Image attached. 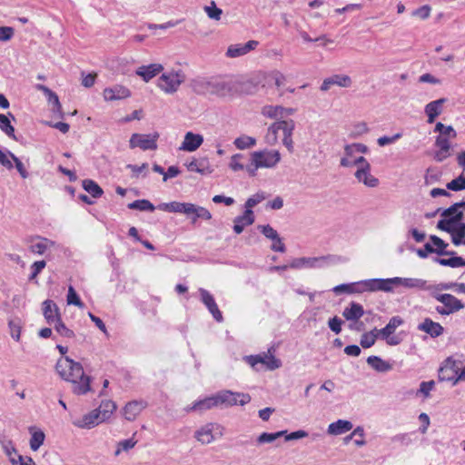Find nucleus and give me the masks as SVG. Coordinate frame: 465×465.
<instances>
[{
    "label": "nucleus",
    "mask_w": 465,
    "mask_h": 465,
    "mask_svg": "<svg viewBox=\"0 0 465 465\" xmlns=\"http://www.w3.org/2000/svg\"><path fill=\"white\" fill-rule=\"evenodd\" d=\"M55 369L62 379L73 384L74 394L84 395L91 391V378L84 374L83 366L79 362L68 356H64L57 361Z\"/></svg>",
    "instance_id": "obj_1"
},
{
    "label": "nucleus",
    "mask_w": 465,
    "mask_h": 465,
    "mask_svg": "<svg viewBox=\"0 0 465 465\" xmlns=\"http://www.w3.org/2000/svg\"><path fill=\"white\" fill-rule=\"evenodd\" d=\"M193 89L199 94H213L224 97L237 91V82L221 78H201L194 80Z\"/></svg>",
    "instance_id": "obj_2"
},
{
    "label": "nucleus",
    "mask_w": 465,
    "mask_h": 465,
    "mask_svg": "<svg viewBox=\"0 0 465 465\" xmlns=\"http://www.w3.org/2000/svg\"><path fill=\"white\" fill-rule=\"evenodd\" d=\"M157 208L167 213H183L192 219V223H195L197 219L206 221L212 219V213L206 208L191 203H162L157 206Z\"/></svg>",
    "instance_id": "obj_3"
},
{
    "label": "nucleus",
    "mask_w": 465,
    "mask_h": 465,
    "mask_svg": "<svg viewBox=\"0 0 465 465\" xmlns=\"http://www.w3.org/2000/svg\"><path fill=\"white\" fill-rule=\"evenodd\" d=\"M295 124L292 120H280L272 124L265 135V141L270 145H274L278 142V133H282V143L290 153L293 151L292 133Z\"/></svg>",
    "instance_id": "obj_4"
},
{
    "label": "nucleus",
    "mask_w": 465,
    "mask_h": 465,
    "mask_svg": "<svg viewBox=\"0 0 465 465\" xmlns=\"http://www.w3.org/2000/svg\"><path fill=\"white\" fill-rule=\"evenodd\" d=\"M281 153L277 150H261L251 153V162L246 165L250 176H255L260 168H274L281 161Z\"/></svg>",
    "instance_id": "obj_5"
},
{
    "label": "nucleus",
    "mask_w": 465,
    "mask_h": 465,
    "mask_svg": "<svg viewBox=\"0 0 465 465\" xmlns=\"http://www.w3.org/2000/svg\"><path fill=\"white\" fill-rule=\"evenodd\" d=\"M343 262L341 256L334 254H327L318 257H299L292 259L290 263V269H321L330 265L337 264Z\"/></svg>",
    "instance_id": "obj_6"
},
{
    "label": "nucleus",
    "mask_w": 465,
    "mask_h": 465,
    "mask_svg": "<svg viewBox=\"0 0 465 465\" xmlns=\"http://www.w3.org/2000/svg\"><path fill=\"white\" fill-rule=\"evenodd\" d=\"M438 376L440 381H450L452 385L465 381V361L447 358L440 366Z\"/></svg>",
    "instance_id": "obj_7"
},
{
    "label": "nucleus",
    "mask_w": 465,
    "mask_h": 465,
    "mask_svg": "<svg viewBox=\"0 0 465 465\" xmlns=\"http://www.w3.org/2000/svg\"><path fill=\"white\" fill-rule=\"evenodd\" d=\"M185 74L181 70H171L163 73L158 79V87L166 94L175 93L184 82Z\"/></svg>",
    "instance_id": "obj_8"
},
{
    "label": "nucleus",
    "mask_w": 465,
    "mask_h": 465,
    "mask_svg": "<svg viewBox=\"0 0 465 465\" xmlns=\"http://www.w3.org/2000/svg\"><path fill=\"white\" fill-rule=\"evenodd\" d=\"M433 299L441 303L435 307V311L441 316L456 313L465 307L460 299L450 293L437 295Z\"/></svg>",
    "instance_id": "obj_9"
},
{
    "label": "nucleus",
    "mask_w": 465,
    "mask_h": 465,
    "mask_svg": "<svg viewBox=\"0 0 465 465\" xmlns=\"http://www.w3.org/2000/svg\"><path fill=\"white\" fill-rule=\"evenodd\" d=\"M217 407H232L235 405L243 406L251 401V396L248 393L233 392L232 391H221L215 394Z\"/></svg>",
    "instance_id": "obj_10"
},
{
    "label": "nucleus",
    "mask_w": 465,
    "mask_h": 465,
    "mask_svg": "<svg viewBox=\"0 0 465 465\" xmlns=\"http://www.w3.org/2000/svg\"><path fill=\"white\" fill-rule=\"evenodd\" d=\"M273 348H270L267 352H262L257 355H250L245 357V361L252 368H255L258 363L265 366L267 370L273 371L282 366L281 360L273 356Z\"/></svg>",
    "instance_id": "obj_11"
},
{
    "label": "nucleus",
    "mask_w": 465,
    "mask_h": 465,
    "mask_svg": "<svg viewBox=\"0 0 465 465\" xmlns=\"http://www.w3.org/2000/svg\"><path fill=\"white\" fill-rule=\"evenodd\" d=\"M159 136V133L157 132L151 134H134L129 141L130 148L134 149L138 147L143 151L156 150Z\"/></svg>",
    "instance_id": "obj_12"
},
{
    "label": "nucleus",
    "mask_w": 465,
    "mask_h": 465,
    "mask_svg": "<svg viewBox=\"0 0 465 465\" xmlns=\"http://www.w3.org/2000/svg\"><path fill=\"white\" fill-rule=\"evenodd\" d=\"M199 293L202 302L206 306L209 312L213 315L215 321L222 322L223 321V317L215 302L213 296L203 288L199 289Z\"/></svg>",
    "instance_id": "obj_13"
},
{
    "label": "nucleus",
    "mask_w": 465,
    "mask_h": 465,
    "mask_svg": "<svg viewBox=\"0 0 465 465\" xmlns=\"http://www.w3.org/2000/svg\"><path fill=\"white\" fill-rule=\"evenodd\" d=\"M259 45L258 41L255 40H250L245 44H235L231 45L227 51H226V56L229 58H236L242 56L249 52L254 50Z\"/></svg>",
    "instance_id": "obj_14"
},
{
    "label": "nucleus",
    "mask_w": 465,
    "mask_h": 465,
    "mask_svg": "<svg viewBox=\"0 0 465 465\" xmlns=\"http://www.w3.org/2000/svg\"><path fill=\"white\" fill-rule=\"evenodd\" d=\"M203 136L202 134L187 132L179 150L184 152H194L203 144Z\"/></svg>",
    "instance_id": "obj_15"
},
{
    "label": "nucleus",
    "mask_w": 465,
    "mask_h": 465,
    "mask_svg": "<svg viewBox=\"0 0 465 465\" xmlns=\"http://www.w3.org/2000/svg\"><path fill=\"white\" fill-rule=\"evenodd\" d=\"M356 180L369 188H375L379 185V179L371 173V165L364 168H357L354 173Z\"/></svg>",
    "instance_id": "obj_16"
},
{
    "label": "nucleus",
    "mask_w": 465,
    "mask_h": 465,
    "mask_svg": "<svg viewBox=\"0 0 465 465\" xmlns=\"http://www.w3.org/2000/svg\"><path fill=\"white\" fill-rule=\"evenodd\" d=\"M104 421L103 418L99 415V411L94 410L81 418H76L74 424L80 428L90 429Z\"/></svg>",
    "instance_id": "obj_17"
},
{
    "label": "nucleus",
    "mask_w": 465,
    "mask_h": 465,
    "mask_svg": "<svg viewBox=\"0 0 465 465\" xmlns=\"http://www.w3.org/2000/svg\"><path fill=\"white\" fill-rule=\"evenodd\" d=\"M351 83V77L346 74H334L323 80L321 85V90L323 92L328 91L331 85L350 87Z\"/></svg>",
    "instance_id": "obj_18"
},
{
    "label": "nucleus",
    "mask_w": 465,
    "mask_h": 465,
    "mask_svg": "<svg viewBox=\"0 0 465 465\" xmlns=\"http://www.w3.org/2000/svg\"><path fill=\"white\" fill-rule=\"evenodd\" d=\"M43 313L47 323L54 325L61 319L58 306L51 300L43 302Z\"/></svg>",
    "instance_id": "obj_19"
},
{
    "label": "nucleus",
    "mask_w": 465,
    "mask_h": 465,
    "mask_svg": "<svg viewBox=\"0 0 465 465\" xmlns=\"http://www.w3.org/2000/svg\"><path fill=\"white\" fill-rule=\"evenodd\" d=\"M255 221V216L252 210H245L242 215H239L233 220V231L235 233L240 234L243 232L246 226L252 225Z\"/></svg>",
    "instance_id": "obj_20"
},
{
    "label": "nucleus",
    "mask_w": 465,
    "mask_h": 465,
    "mask_svg": "<svg viewBox=\"0 0 465 465\" xmlns=\"http://www.w3.org/2000/svg\"><path fill=\"white\" fill-rule=\"evenodd\" d=\"M103 94L104 100L114 101L129 97L131 95V92L128 88L117 84L112 87L105 88L104 90Z\"/></svg>",
    "instance_id": "obj_21"
},
{
    "label": "nucleus",
    "mask_w": 465,
    "mask_h": 465,
    "mask_svg": "<svg viewBox=\"0 0 465 465\" xmlns=\"http://www.w3.org/2000/svg\"><path fill=\"white\" fill-rule=\"evenodd\" d=\"M418 330L429 334L431 338H437L444 331V328L439 322H435L430 318H425L418 325Z\"/></svg>",
    "instance_id": "obj_22"
},
{
    "label": "nucleus",
    "mask_w": 465,
    "mask_h": 465,
    "mask_svg": "<svg viewBox=\"0 0 465 465\" xmlns=\"http://www.w3.org/2000/svg\"><path fill=\"white\" fill-rule=\"evenodd\" d=\"M463 206V203H456L452 204L450 207L445 209L441 213V216L443 217H449L451 221V223L455 225L462 224L461 223L464 215V211L461 210Z\"/></svg>",
    "instance_id": "obj_23"
},
{
    "label": "nucleus",
    "mask_w": 465,
    "mask_h": 465,
    "mask_svg": "<svg viewBox=\"0 0 465 465\" xmlns=\"http://www.w3.org/2000/svg\"><path fill=\"white\" fill-rule=\"evenodd\" d=\"M187 169L190 172H195L200 174H210L213 173V168L209 163L208 158L202 157L200 159H193L192 162L187 163Z\"/></svg>",
    "instance_id": "obj_24"
},
{
    "label": "nucleus",
    "mask_w": 465,
    "mask_h": 465,
    "mask_svg": "<svg viewBox=\"0 0 465 465\" xmlns=\"http://www.w3.org/2000/svg\"><path fill=\"white\" fill-rule=\"evenodd\" d=\"M446 98H440L426 104L425 114L428 116V123H434L435 119L442 113V105L446 103Z\"/></svg>",
    "instance_id": "obj_25"
},
{
    "label": "nucleus",
    "mask_w": 465,
    "mask_h": 465,
    "mask_svg": "<svg viewBox=\"0 0 465 465\" xmlns=\"http://www.w3.org/2000/svg\"><path fill=\"white\" fill-rule=\"evenodd\" d=\"M163 67L160 64H151L149 65H142L137 68L136 74L141 76L143 81L149 82L156 74L161 73Z\"/></svg>",
    "instance_id": "obj_26"
},
{
    "label": "nucleus",
    "mask_w": 465,
    "mask_h": 465,
    "mask_svg": "<svg viewBox=\"0 0 465 465\" xmlns=\"http://www.w3.org/2000/svg\"><path fill=\"white\" fill-rule=\"evenodd\" d=\"M145 407L146 402L143 401H130L124 408V415L126 420H134Z\"/></svg>",
    "instance_id": "obj_27"
},
{
    "label": "nucleus",
    "mask_w": 465,
    "mask_h": 465,
    "mask_svg": "<svg viewBox=\"0 0 465 465\" xmlns=\"http://www.w3.org/2000/svg\"><path fill=\"white\" fill-rule=\"evenodd\" d=\"M397 280L398 286H402L406 289L427 291L428 282L423 279L397 277Z\"/></svg>",
    "instance_id": "obj_28"
},
{
    "label": "nucleus",
    "mask_w": 465,
    "mask_h": 465,
    "mask_svg": "<svg viewBox=\"0 0 465 465\" xmlns=\"http://www.w3.org/2000/svg\"><path fill=\"white\" fill-rule=\"evenodd\" d=\"M364 314V310L362 305L357 302H351L348 307H346L342 312L343 317L347 321L356 322L361 319Z\"/></svg>",
    "instance_id": "obj_29"
},
{
    "label": "nucleus",
    "mask_w": 465,
    "mask_h": 465,
    "mask_svg": "<svg viewBox=\"0 0 465 465\" xmlns=\"http://www.w3.org/2000/svg\"><path fill=\"white\" fill-rule=\"evenodd\" d=\"M55 242L52 240L44 237H37L35 242H33L29 249L33 253L42 255L48 249L54 246Z\"/></svg>",
    "instance_id": "obj_30"
},
{
    "label": "nucleus",
    "mask_w": 465,
    "mask_h": 465,
    "mask_svg": "<svg viewBox=\"0 0 465 465\" xmlns=\"http://www.w3.org/2000/svg\"><path fill=\"white\" fill-rule=\"evenodd\" d=\"M353 428L352 423L346 420H338L328 427V433L331 435H340L350 431Z\"/></svg>",
    "instance_id": "obj_31"
},
{
    "label": "nucleus",
    "mask_w": 465,
    "mask_h": 465,
    "mask_svg": "<svg viewBox=\"0 0 465 465\" xmlns=\"http://www.w3.org/2000/svg\"><path fill=\"white\" fill-rule=\"evenodd\" d=\"M213 407H217V401L215 394L210 397H207L203 400H200L198 401H195L192 406L187 407V411H203L209 409H212Z\"/></svg>",
    "instance_id": "obj_32"
},
{
    "label": "nucleus",
    "mask_w": 465,
    "mask_h": 465,
    "mask_svg": "<svg viewBox=\"0 0 465 465\" xmlns=\"http://www.w3.org/2000/svg\"><path fill=\"white\" fill-rule=\"evenodd\" d=\"M36 88L44 93L46 96L49 104L53 105V111L54 113H61L62 105L60 104L57 94L49 89L47 86L43 84H37Z\"/></svg>",
    "instance_id": "obj_33"
},
{
    "label": "nucleus",
    "mask_w": 465,
    "mask_h": 465,
    "mask_svg": "<svg viewBox=\"0 0 465 465\" xmlns=\"http://www.w3.org/2000/svg\"><path fill=\"white\" fill-rule=\"evenodd\" d=\"M224 428L218 423H208L196 431L195 436H222Z\"/></svg>",
    "instance_id": "obj_34"
},
{
    "label": "nucleus",
    "mask_w": 465,
    "mask_h": 465,
    "mask_svg": "<svg viewBox=\"0 0 465 465\" xmlns=\"http://www.w3.org/2000/svg\"><path fill=\"white\" fill-rule=\"evenodd\" d=\"M262 114L271 119H280L284 117V110L282 105H264L262 108Z\"/></svg>",
    "instance_id": "obj_35"
},
{
    "label": "nucleus",
    "mask_w": 465,
    "mask_h": 465,
    "mask_svg": "<svg viewBox=\"0 0 465 465\" xmlns=\"http://www.w3.org/2000/svg\"><path fill=\"white\" fill-rule=\"evenodd\" d=\"M367 363L375 371L385 372L391 370V365L378 356H370Z\"/></svg>",
    "instance_id": "obj_36"
},
{
    "label": "nucleus",
    "mask_w": 465,
    "mask_h": 465,
    "mask_svg": "<svg viewBox=\"0 0 465 465\" xmlns=\"http://www.w3.org/2000/svg\"><path fill=\"white\" fill-rule=\"evenodd\" d=\"M402 324L403 320L400 316H393L387 325L379 331L381 337L393 334L395 330Z\"/></svg>",
    "instance_id": "obj_37"
},
{
    "label": "nucleus",
    "mask_w": 465,
    "mask_h": 465,
    "mask_svg": "<svg viewBox=\"0 0 465 465\" xmlns=\"http://www.w3.org/2000/svg\"><path fill=\"white\" fill-rule=\"evenodd\" d=\"M377 292V279L363 280L355 282V293Z\"/></svg>",
    "instance_id": "obj_38"
},
{
    "label": "nucleus",
    "mask_w": 465,
    "mask_h": 465,
    "mask_svg": "<svg viewBox=\"0 0 465 465\" xmlns=\"http://www.w3.org/2000/svg\"><path fill=\"white\" fill-rule=\"evenodd\" d=\"M342 167H352L364 168L370 166V163L363 156L355 157L353 160L348 159V157H342L340 162Z\"/></svg>",
    "instance_id": "obj_39"
},
{
    "label": "nucleus",
    "mask_w": 465,
    "mask_h": 465,
    "mask_svg": "<svg viewBox=\"0 0 465 465\" xmlns=\"http://www.w3.org/2000/svg\"><path fill=\"white\" fill-rule=\"evenodd\" d=\"M116 405L112 401H102L100 406L95 409L96 411H99V415L103 418L104 421L108 420L111 414L115 411Z\"/></svg>",
    "instance_id": "obj_40"
},
{
    "label": "nucleus",
    "mask_w": 465,
    "mask_h": 465,
    "mask_svg": "<svg viewBox=\"0 0 465 465\" xmlns=\"http://www.w3.org/2000/svg\"><path fill=\"white\" fill-rule=\"evenodd\" d=\"M398 286L397 277L388 279H377V292H391Z\"/></svg>",
    "instance_id": "obj_41"
},
{
    "label": "nucleus",
    "mask_w": 465,
    "mask_h": 465,
    "mask_svg": "<svg viewBox=\"0 0 465 465\" xmlns=\"http://www.w3.org/2000/svg\"><path fill=\"white\" fill-rule=\"evenodd\" d=\"M83 187L94 198H99L104 193L103 189L93 180H89V179L84 180Z\"/></svg>",
    "instance_id": "obj_42"
},
{
    "label": "nucleus",
    "mask_w": 465,
    "mask_h": 465,
    "mask_svg": "<svg viewBox=\"0 0 465 465\" xmlns=\"http://www.w3.org/2000/svg\"><path fill=\"white\" fill-rule=\"evenodd\" d=\"M128 208L132 210H139L143 212H153L155 206L146 199L136 200L128 204Z\"/></svg>",
    "instance_id": "obj_43"
},
{
    "label": "nucleus",
    "mask_w": 465,
    "mask_h": 465,
    "mask_svg": "<svg viewBox=\"0 0 465 465\" xmlns=\"http://www.w3.org/2000/svg\"><path fill=\"white\" fill-rule=\"evenodd\" d=\"M233 144L239 150L249 149L256 144V139L252 136L242 135L234 140Z\"/></svg>",
    "instance_id": "obj_44"
},
{
    "label": "nucleus",
    "mask_w": 465,
    "mask_h": 465,
    "mask_svg": "<svg viewBox=\"0 0 465 465\" xmlns=\"http://www.w3.org/2000/svg\"><path fill=\"white\" fill-rule=\"evenodd\" d=\"M454 283L451 282H440L438 284H429L427 286V291L429 292L430 295L434 298L437 295H443L442 291L450 290Z\"/></svg>",
    "instance_id": "obj_45"
},
{
    "label": "nucleus",
    "mask_w": 465,
    "mask_h": 465,
    "mask_svg": "<svg viewBox=\"0 0 465 465\" xmlns=\"http://www.w3.org/2000/svg\"><path fill=\"white\" fill-rule=\"evenodd\" d=\"M442 173L437 167H429L424 176V182L426 185L433 184L440 181Z\"/></svg>",
    "instance_id": "obj_46"
},
{
    "label": "nucleus",
    "mask_w": 465,
    "mask_h": 465,
    "mask_svg": "<svg viewBox=\"0 0 465 465\" xmlns=\"http://www.w3.org/2000/svg\"><path fill=\"white\" fill-rule=\"evenodd\" d=\"M430 241H431L432 244L436 247V248H434L435 249L434 252L438 253L439 255H454L455 254L454 252L445 251V248L448 246V244L445 243L444 241L441 240L440 238H439L438 236L431 235Z\"/></svg>",
    "instance_id": "obj_47"
},
{
    "label": "nucleus",
    "mask_w": 465,
    "mask_h": 465,
    "mask_svg": "<svg viewBox=\"0 0 465 465\" xmlns=\"http://www.w3.org/2000/svg\"><path fill=\"white\" fill-rule=\"evenodd\" d=\"M137 443V440H134V438H129L124 440H121L117 443L116 449L114 452V456H119L122 452H128L132 450Z\"/></svg>",
    "instance_id": "obj_48"
},
{
    "label": "nucleus",
    "mask_w": 465,
    "mask_h": 465,
    "mask_svg": "<svg viewBox=\"0 0 465 465\" xmlns=\"http://www.w3.org/2000/svg\"><path fill=\"white\" fill-rule=\"evenodd\" d=\"M8 327L10 331L11 337L16 341H20L21 331H22V322L20 319L15 318L12 319L8 322Z\"/></svg>",
    "instance_id": "obj_49"
},
{
    "label": "nucleus",
    "mask_w": 465,
    "mask_h": 465,
    "mask_svg": "<svg viewBox=\"0 0 465 465\" xmlns=\"http://www.w3.org/2000/svg\"><path fill=\"white\" fill-rule=\"evenodd\" d=\"M435 261L442 266H449L451 268L464 267L463 259L460 256L452 255V257L449 259L436 258Z\"/></svg>",
    "instance_id": "obj_50"
},
{
    "label": "nucleus",
    "mask_w": 465,
    "mask_h": 465,
    "mask_svg": "<svg viewBox=\"0 0 465 465\" xmlns=\"http://www.w3.org/2000/svg\"><path fill=\"white\" fill-rule=\"evenodd\" d=\"M450 233L454 245L458 246L463 244L465 238V225L463 223L458 225V227L453 229V232H450Z\"/></svg>",
    "instance_id": "obj_51"
},
{
    "label": "nucleus",
    "mask_w": 465,
    "mask_h": 465,
    "mask_svg": "<svg viewBox=\"0 0 465 465\" xmlns=\"http://www.w3.org/2000/svg\"><path fill=\"white\" fill-rule=\"evenodd\" d=\"M0 129L9 137L15 139V128L11 124L8 117L0 114Z\"/></svg>",
    "instance_id": "obj_52"
},
{
    "label": "nucleus",
    "mask_w": 465,
    "mask_h": 465,
    "mask_svg": "<svg viewBox=\"0 0 465 465\" xmlns=\"http://www.w3.org/2000/svg\"><path fill=\"white\" fill-rule=\"evenodd\" d=\"M370 129L366 123L360 122L353 124L352 129L350 134V137L358 138L367 133H369Z\"/></svg>",
    "instance_id": "obj_53"
},
{
    "label": "nucleus",
    "mask_w": 465,
    "mask_h": 465,
    "mask_svg": "<svg viewBox=\"0 0 465 465\" xmlns=\"http://www.w3.org/2000/svg\"><path fill=\"white\" fill-rule=\"evenodd\" d=\"M242 159H243L242 154H241V153L233 154L231 157L229 167L234 172L246 170V166L242 163Z\"/></svg>",
    "instance_id": "obj_54"
},
{
    "label": "nucleus",
    "mask_w": 465,
    "mask_h": 465,
    "mask_svg": "<svg viewBox=\"0 0 465 465\" xmlns=\"http://www.w3.org/2000/svg\"><path fill=\"white\" fill-rule=\"evenodd\" d=\"M54 330L57 333H59L61 336L65 338H74V332L67 328L64 323L63 322L62 319H60L57 322L54 324Z\"/></svg>",
    "instance_id": "obj_55"
},
{
    "label": "nucleus",
    "mask_w": 465,
    "mask_h": 465,
    "mask_svg": "<svg viewBox=\"0 0 465 465\" xmlns=\"http://www.w3.org/2000/svg\"><path fill=\"white\" fill-rule=\"evenodd\" d=\"M265 199V194L262 192H259L247 199L245 202V210H252L258 203H262Z\"/></svg>",
    "instance_id": "obj_56"
},
{
    "label": "nucleus",
    "mask_w": 465,
    "mask_h": 465,
    "mask_svg": "<svg viewBox=\"0 0 465 465\" xmlns=\"http://www.w3.org/2000/svg\"><path fill=\"white\" fill-rule=\"evenodd\" d=\"M204 11L208 17L213 20H220L222 15V9L218 8L215 3L213 1L211 5L204 6Z\"/></svg>",
    "instance_id": "obj_57"
},
{
    "label": "nucleus",
    "mask_w": 465,
    "mask_h": 465,
    "mask_svg": "<svg viewBox=\"0 0 465 465\" xmlns=\"http://www.w3.org/2000/svg\"><path fill=\"white\" fill-rule=\"evenodd\" d=\"M447 189L451 191H461L465 189V177L463 175H460L458 178L453 179L446 185Z\"/></svg>",
    "instance_id": "obj_58"
},
{
    "label": "nucleus",
    "mask_w": 465,
    "mask_h": 465,
    "mask_svg": "<svg viewBox=\"0 0 465 465\" xmlns=\"http://www.w3.org/2000/svg\"><path fill=\"white\" fill-rule=\"evenodd\" d=\"M67 303L74 304L80 308L84 306V303L80 300L79 296L77 295V293L73 286H69V288H68Z\"/></svg>",
    "instance_id": "obj_59"
},
{
    "label": "nucleus",
    "mask_w": 465,
    "mask_h": 465,
    "mask_svg": "<svg viewBox=\"0 0 465 465\" xmlns=\"http://www.w3.org/2000/svg\"><path fill=\"white\" fill-rule=\"evenodd\" d=\"M377 340V334H373L372 332H365L361 337V345L363 348L371 347Z\"/></svg>",
    "instance_id": "obj_60"
},
{
    "label": "nucleus",
    "mask_w": 465,
    "mask_h": 465,
    "mask_svg": "<svg viewBox=\"0 0 465 465\" xmlns=\"http://www.w3.org/2000/svg\"><path fill=\"white\" fill-rule=\"evenodd\" d=\"M434 386H435L434 381H422L420 384V389L417 392V395L422 394L424 398H428L430 396V391L434 389Z\"/></svg>",
    "instance_id": "obj_61"
},
{
    "label": "nucleus",
    "mask_w": 465,
    "mask_h": 465,
    "mask_svg": "<svg viewBox=\"0 0 465 465\" xmlns=\"http://www.w3.org/2000/svg\"><path fill=\"white\" fill-rule=\"evenodd\" d=\"M45 266H46V262L44 260L35 262L31 265V268H30L31 269V274L29 276V280L35 279L37 277V275L42 272V270L45 269Z\"/></svg>",
    "instance_id": "obj_62"
},
{
    "label": "nucleus",
    "mask_w": 465,
    "mask_h": 465,
    "mask_svg": "<svg viewBox=\"0 0 465 465\" xmlns=\"http://www.w3.org/2000/svg\"><path fill=\"white\" fill-rule=\"evenodd\" d=\"M9 154H10V158L15 163V168L18 171L21 177L24 179H26L29 176V173L26 171L25 167L24 166V163L13 153H9Z\"/></svg>",
    "instance_id": "obj_63"
},
{
    "label": "nucleus",
    "mask_w": 465,
    "mask_h": 465,
    "mask_svg": "<svg viewBox=\"0 0 465 465\" xmlns=\"http://www.w3.org/2000/svg\"><path fill=\"white\" fill-rule=\"evenodd\" d=\"M258 228L260 229L261 232L268 239L273 240L279 236V233L276 230H274L271 225H259Z\"/></svg>",
    "instance_id": "obj_64"
}]
</instances>
